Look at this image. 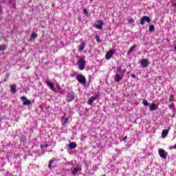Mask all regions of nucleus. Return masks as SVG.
Wrapping results in <instances>:
<instances>
[{
  "label": "nucleus",
  "instance_id": "nucleus-22",
  "mask_svg": "<svg viewBox=\"0 0 176 176\" xmlns=\"http://www.w3.org/2000/svg\"><path fill=\"white\" fill-rule=\"evenodd\" d=\"M23 105H31V100H26L25 102H23Z\"/></svg>",
  "mask_w": 176,
  "mask_h": 176
},
{
  "label": "nucleus",
  "instance_id": "nucleus-10",
  "mask_svg": "<svg viewBox=\"0 0 176 176\" xmlns=\"http://www.w3.org/2000/svg\"><path fill=\"white\" fill-rule=\"evenodd\" d=\"M45 83H46L47 86L50 87L51 90H52V91L56 90V87H54V85L53 83H52L50 81L45 80Z\"/></svg>",
  "mask_w": 176,
  "mask_h": 176
},
{
  "label": "nucleus",
  "instance_id": "nucleus-1",
  "mask_svg": "<svg viewBox=\"0 0 176 176\" xmlns=\"http://www.w3.org/2000/svg\"><path fill=\"white\" fill-rule=\"evenodd\" d=\"M122 68L118 67L116 70V75L114 76V82L116 83H119L120 80H123L124 75H122Z\"/></svg>",
  "mask_w": 176,
  "mask_h": 176
},
{
  "label": "nucleus",
  "instance_id": "nucleus-32",
  "mask_svg": "<svg viewBox=\"0 0 176 176\" xmlns=\"http://www.w3.org/2000/svg\"><path fill=\"white\" fill-rule=\"evenodd\" d=\"M128 23L129 24H131V23H134V20L133 19V18L128 19Z\"/></svg>",
  "mask_w": 176,
  "mask_h": 176
},
{
  "label": "nucleus",
  "instance_id": "nucleus-14",
  "mask_svg": "<svg viewBox=\"0 0 176 176\" xmlns=\"http://www.w3.org/2000/svg\"><path fill=\"white\" fill-rule=\"evenodd\" d=\"M82 171V168L80 167H76L74 168L73 170V175H76V174H78V173Z\"/></svg>",
  "mask_w": 176,
  "mask_h": 176
},
{
  "label": "nucleus",
  "instance_id": "nucleus-21",
  "mask_svg": "<svg viewBox=\"0 0 176 176\" xmlns=\"http://www.w3.org/2000/svg\"><path fill=\"white\" fill-rule=\"evenodd\" d=\"M142 104L144 107H149V102L145 99L142 101Z\"/></svg>",
  "mask_w": 176,
  "mask_h": 176
},
{
  "label": "nucleus",
  "instance_id": "nucleus-8",
  "mask_svg": "<svg viewBox=\"0 0 176 176\" xmlns=\"http://www.w3.org/2000/svg\"><path fill=\"white\" fill-rule=\"evenodd\" d=\"M115 54V50H110L109 52H107L105 58L106 60H111V57Z\"/></svg>",
  "mask_w": 176,
  "mask_h": 176
},
{
  "label": "nucleus",
  "instance_id": "nucleus-13",
  "mask_svg": "<svg viewBox=\"0 0 176 176\" xmlns=\"http://www.w3.org/2000/svg\"><path fill=\"white\" fill-rule=\"evenodd\" d=\"M54 162H57V159L56 157H53L48 164V168H50V170H52V164H53V163H54Z\"/></svg>",
  "mask_w": 176,
  "mask_h": 176
},
{
  "label": "nucleus",
  "instance_id": "nucleus-9",
  "mask_svg": "<svg viewBox=\"0 0 176 176\" xmlns=\"http://www.w3.org/2000/svg\"><path fill=\"white\" fill-rule=\"evenodd\" d=\"M53 91H55V93H60V94H63V89L58 84L56 85L55 89H54Z\"/></svg>",
  "mask_w": 176,
  "mask_h": 176
},
{
  "label": "nucleus",
  "instance_id": "nucleus-27",
  "mask_svg": "<svg viewBox=\"0 0 176 176\" xmlns=\"http://www.w3.org/2000/svg\"><path fill=\"white\" fill-rule=\"evenodd\" d=\"M98 25L102 27L104 25V21L102 20L98 21Z\"/></svg>",
  "mask_w": 176,
  "mask_h": 176
},
{
  "label": "nucleus",
  "instance_id": "nucleus-5",
  "mask_svg": "<svg viewBox=\"0 0 176 176\" xmlns=\"http://www.w3.org/2000/svg\"><path fill=\"white\" fill-rule=\"evenodd\" d=\"M145 21H146V23H151V18H149V16H142L140 19V24L142 25H144V24H145Z\"/></svg>",
  "mask_w": 176,
  "mask_h": 176
},
{
  "label": "nucleus",
  "instance_id": "nucleus-3",
  "mask_svg": "<svg viewBox=\"0 0 176 176\" xmlns=\"http://www.w3.org/2000/svg\"><path fill=\"white\" fill-rule=\"evenodd\" d=\"M77 65L80 71H83V69H85V68L86 67V60H85V59L83 58H80L77 61Z\"/></svg>",
  "mask_w": 176,
  "mask_h": 176
},
{
  "label": "nucleus",
  "instance_id": "nucleus-6",
  "mask_svg": "<svg viewBox=\"0 0 176 176\" xmlns=\"http://www.w3.org/2000/svg\"><path fill=\"white\" fill-rule=\"evenodd\" d=\"M158 153H159L160 157H162V159H167L168 153H166V151L164 149H162V148L159 149Z\"/></svg>",
  "mask_w": 176,
  "mask_h": 176
},
{
  "label": "nucleus",
  "instance_id": "nucleus-23",
  "mask_svg": "<svg viewBox=\"0 0 176 176\" xmlns=\"http://www.w3.org/2000/svg\"><path fill=\"white\" fill-rule=\"evenodd\" d=\"M148 30L150 32H153L155 31V26L153 25H150Z\"/></svg>",
  "mask_w": 176,
  "mask_h": 176
},
{
  "label": "nucleus",
  "instance_id": "nucleus-28",
  "mask_svg": "<svg viewBox=\"0 0 176 176\" xmlns=\"http://www.w3.org/2000/svg\"><path fill=\"white\" fill-rule=\"evenodd\" d=\"M84 14H85V16H89V12H87V9L84 8Z\"/></svg>",
  "mask_w": 176,
  "mask_h": 176
},
{
  "label": "nucleus",
  "instance_id": "nucleus-29",
  "mask_svg": "<svg viewBox=\"0 0 176 176\" xmlns=\"http://www.w3.org/2000/svg\"><path fill=\"white\" fill-rule=\"evenodd\" d=\"M96 41L100 43V42H101V39H100V36H96Z\"/></svg>",
  "mask_w": 176,
  "mask_h": 176
},
{
  "label": "nucleus",
  "instance_id": "nucleus-30",
  "mask_svg": "<svg viewBox=\"0 0 176 176\" xmlns=\"http://www.w3.org/2000/svg\"><path fill=\"white\" fill-rule=\"evenodd\" d=\"M174 100V95H170L169 101H173Z\"/></svg>",
  "mask_w": 176,
  "mask_h": 176
},
{
  "label": "nucleus",
  "instance_id": "nucleus-18",
  "mask_svg": "<svg viewBox=\"0 0 176 176\" xmlns=\"http://www.w3.org/2000/svg\"><path fill=\"white\" fill-rule=\"evenodd\" d=\"M10 87L11 89V91L13 94L17 91V89H16V85H10Z\"/></svg>",
  "mask_w": 176,
  "mask_h": 176
},
{
  "label": "nucleus",
  "instance_id": "nucleus-26",
  "mask_svg": "<svg viewBox=\"0 0 176 176\" xmlns=\"http://www.w3.org/2000/svg\"><path fill=\"white\" fill-rule=\"evenodd\" d=\"M68 120H69V119L68 118V117H67L65 119V121L63 122V125L65 126V124H67V123H68Z\"/></svg>",
  "mask_w": 176,
  "mask_h": 176
},
{
  "label": "nucleus",
  "instance_id": "nucleus-7",
  "mask_svg": "<svg viewBox=\"0 0 176 176\" xmlns=\"http://www.w3.org/2000/svg\"><path fill=\"white\" fill-rule=\"evenodd\" d=\"M140 64L142 67V68H146L148 65H149V62H148V59L143 58L141 59Z\"/></svg>",
  "mask_w": 176,
  "mask_h": 176
},
{
  "label": "nucleus",
  "instance_id": "nucleus-39",
  "mask_svg": "<svg viewBox=\"0 0 176 176\" xmlns=\"http://www.w3.org/2000/svg\"><path fill=\"white\" fill-rule=\"evenodd\" d=\"M129 74H130V72H127V74H128V75H129Z\"/></svg>",
  "mask_w": 176,
  "mask_h": 176
},
{
  "label": "nucleus",
  "instance_id": "nucleus-37",
  "mask_svg": "<svg viewBox=\"0 0 176 176\" xmlns=\"http://www.w3.org/2000/svg\"><path fill=\"white\" fill-rule=\"evenodd\" d=\"M125 140H127V136H125V137L123 138L122 141H125Z\"/></svg>",
  "mask_w": 176,
  "mask_h": 176
},
{
  "label": "nucleus",
  "instance_id": "nucleus-15",
  "mask_svg": "<svg viewBox=\"0 0 176 176\" xmlns=\"http://www.w3.org/2000/svg\"><path fill=\"white\" fill-rule=\"evenodd\" d=\"M168 134V130H167V129L163 130L162 133V138H166L167 137Z\"/></svg>",
  "mask_w": 176,
  "mask_h": 176
},
{
  "label": "nucleus",
  "instance_id": "nucleus-11",
  "mask_svg": "<svg viewBox=\"0 0 176 176\" xmlns=\"http://www.w3.org/2000/svg\"><path fill=\"white\" fill-rule=\"evenodd\" d=\"M157 110V105L155 103H151L149 105V111H153Z\"/></svg>",
  "mask_w": 176,
  "mask_h": 176
},
{
  "label": "nucleus",
  "instance_id": "nucleus-41",
  "mask_svg": "<svg viewBox=\"0 0 176 176\" xmlns=\"http://www.w3.org/2000/svg\"><path fill=\"white\" fill-rule=\"evenodd\" d=\"M90 1H93V0H90Z\"/></svg>",
  "mask_w": 176,
  "mask_h": 176
},
{
  "label": "nucleus",
  "instance_id": "nucleus-40",
  "mask_svg": "<svg viewBox=\"0 0 176 176\" xmlns=\"http://www.w3.org/2000/svg\"><path fill=\"white\" fill-rule=\"evenodd\" d=\"M27 69H28V67H26Z\"/></svg>",
  "mask_w": 176,
  "mask_h": 176
},
{
  "label": "nucleus",
  "instance_id": "nucleus-25",
  "mask_svg": "<svg viewBox=\"0 0 176 176\" xmlns=\"http://www.w3.org/2000/svg\"><path fill=\"white\" fill-rule=\"evenodd\" d=\"M94 27L96 28L97 30H102V26H101V25L95 24Z\"/></svg>",
  "mask_w": 176,
  "mask_h": 176
},
{
  "label": "nucleus",
  "instance_id": "nucleus-4",
  "mask_svg": "<svg viewBox=\"0 0 176 176\" xmlns=\"http://www.w3.org/2000/svg\"><path fill=\"white\" fill-rule=\"evenodd\" d=\"M76 79L81 85H86V77H85V76H83L82 74H78L76 76Z\"/></svg>",
  "mask_w": 176,
  "mask_h": 176
},
{
  "label": "nucleus",
  "instance_id": "nucleus-20",
  "mask_svg": "<svg viewBox=\"0 0 176 176\" xmlns=\"http://www.w3.org/2000/svg\"><path fill=\"white\" fill-rule=\"evenodd\" d=\"M135 47H137V45H133L132 47L130 48V50H129L128 54H130L135 50Z\"/></svg>",
  "mask_w": 176,
  "mask_h": 176
},
{
  "label": "nucleus",
  "instance_id": "nucleus-38",
  "mask_svg": "<svg viewBox=\"0 0 176 176\" xmlns=\"http://www.w3.org/2000/svg\"><path fill=\"white\" fill-rule=\"evenodd\" d=\"M67 164H71V163H70V162H67V163H66V165H67Z\"/></svg>",
  "mask_w": 176,
  "mask_h": 176
},
{
  "label": "nucleus",
  "instance_id": "nucleus-34",
  "mask_svg": "<svg viewBox=\"0 0 176 176\" xmlns=\"http://www.w3.org/2000/svg\"><path fill=\"white\" fill-rule=\"evenodd\" d=\"M126 69L122 70V72L121 70L122 75H124V74H126Z\"/></svg>",
  "mask_w": 176,
  "mask_h": 176
},
{
  "label": "nucleus",
  "instance_id": "nucleus-36",
  "mask_svg": "<svg viewBox=\"0 0 176 176\" xmlns=\"http://www.w3.org/2000/svg\"><path fill=\"white\" fill-rule=\"evenodd\" d=\"M2 14V6H0V15Z\"/></svg>",
  "mask_w": 176,
  "mask_h": 176
},
{
  "label": "nucleus",
  "instance_id": "nucleus-19",
  "mask_svg": "<svg viewBox=\"0 0 176 176\" xmlns=\"http://www.w3.org/2000/svg\"><path fill=\"white\" fill-rule=\"evenodd\" d=\"M4 50H6V45H0V52H4Z\"/></svg>",
  "mask_w": 176,
  "mask_h": 176
},
{
  "label": "nucleus",
  "instance_id": "nucleus-35",
  "mask_svg": "<svg viewBox=\"0 0 176 176\" xmlns=\"http://www.w3.org/2000/svg\"><path fill=\"white\" fill-rule=\"evenodd\" d=\"M131 78H133V79H135L136 78L135 74H131Z\"/></svg>",
  "mask_w": 176,
  "mask_h": 176
},
{
  "label": "nucleus",
  "instance_id": "nucleus-2",
  "mask_svg": "<svg viewBox=\"0 0 176 176\" xmlns=\"http://www.w3.org/2000/svg\"><path fill=\"white\" fill-rule=\"evenodd\" d=\"M73 100H75V94L72 90H68L66 94V101L72 102Z\"/></svg>",
  "mask_w": 176,
  "mask_h": 176
},
{
  "label": "nucleus",
  "instance_id": "nucleus-33",
  "mask_svg": "<svg viewBox=\"0 0 176 176\" xmlns=\"http://www.w3.org/2000/svg\"><path fill=\"white\" fill-rule=\"evenodd\" d=\"M169 149L170 151H173V149H175V146H169Z\"/></svg>",
  "mask_w": 176,
  "mask_h": 176
},
{
  "label": "nucleus",
  "instance_id": "nucleus-31",
  "mask_svg": "<svg viewBox=\"0 0 176 176\" xmlns=\"http://www.w3.org/2000/svg\"><path fill=\"white\" fill-rule=\"evenodd\" d=\"M21 100L24 102L27 100V98L25 96H21Z\"/></svg>",
  "mask_w": 176,
  "mask_h": 176
},
{
  "label": "nucleus",
  "instance_id": "nucleus-24",
  "mask_svg": "<svg viewBox=\"0 0 176 176\" xmlns=\"http://www.w3.org/2000/svg\"><path fill=\"white\" fill-rule=\"evenodd\" d=\"M31 38H32V39H35V38H38V34L35 32H33L31 34Z\"/></svg>",
  "mask_w": 176,
  "mask_h": 176
},
{
  "label": "nucleus",
  "instance_id": "nucleus-16",
  "mask_svg": "<svg viewBox=\"0 0 176 176\" xmlns=\"http://www.w3.org/2000/svg\"><path fill=\"white\" fill-rule=\"evenodd\" d=\"M85 46H86V43L82 42L81 44L79 45L78 50L80 52H82V50L85 49Z\"/></svg>",
  "mask_w": 176,
  "mask_h": 176
},
{
  "label": "nucleus",
  "instance_id": "nucleus-12",
  "mask_svg": "<svg viewBox=\"0 0 176 176\" xmlns=\"http://www.w3.org/2000/svg\"><path fill=\"white\" fill-rule=\"evenodd\" d=\"M96 100H97V97H96V96H92V97L89 98L87 101L88 105H91V104H93V102H94V101H96Z\"/></svg>",
  "mask_w": 176,
  "mask_h": 176
},
{
  "label": "nucleus",
  "instance_id": "nucleus-17",
  "mask_svg": "<svg viewBox=\"0 0 176 176\" xmlns=\"http://www.w3.org/2000/svg\"><path fill=\"white\" fill-rule=\"evenodd\" d=\"M75 148H76V143L70 142L69 144V149H75Z\"/></svg>",
  "mask_w": 176,
  "mask_h": 176
}]
</instances>
